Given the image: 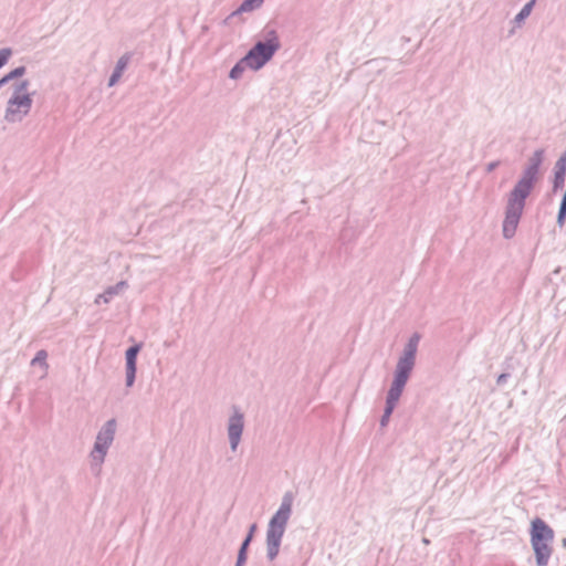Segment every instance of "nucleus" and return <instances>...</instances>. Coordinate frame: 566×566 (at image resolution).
Masks as SVG:
<instances>
[{
	"label": "nucleus",
	"mask_w": 566,
	"mask_h": 566,
	"mask_svg": "<svg viewBox=\"0 0 566 566\" xmlns=\"http://www.w3.org/2000/svg\"><path fill=\"white\" fill-rule=\"evenodd\" d=\"M142 348V345L140 344H135L133 346H130L126 353H125V358H126V387L127 388H130L134 382H135V378H136V360H137V355L139 353Z\"/></svg>",
	"instance_id": "1a4fd4ad"
},
{
	"label": "nucleus",
	"mask_w": 566,
	"mask_h": 566,
	"mask_svg": "<svg viewBox=\"0 0 566 566\" xmlns=\"http://www.w3.org/2000/svg\"><path fill=\"white\" fill-rule=\"evenodd\" d=\"M255 530H256V524H252L249 528L248 535L245 536L244 541L242 542V544L239 548L238 554H242V552H243V555H247L248 547L253 538Z\"/></svg>",
	"instance_id": "aec40b11"
},
{
	"label": "nucleus",
	"mask_w": 566,
	"mask_h": 566,
	"mask_svg": "<svg viewBox=\"0 0 566 566\" xmlns=\"http://www.w3.org/2000/svg\"><path fill=\"white\" fill-rule=\"evenodd\" d=\"M566 178V151L557 159L554 166L553 191L562 189Z\"/></svg>",
	"instance_id": "9d476101"
},
{
	"label": "nucleus",
	"mask_w": 566,
	"mask_h": 566,
	"mask_svg": "<svg viewBox=\"0 0 566 566\" xmlns=\"http://www.w3.org/2000/svg\"><path fill=\"white\" fill-rule=\"evenodd\" d=\"M251 49L261 57V60H263V62H269L276 52L273 45H268L262 41H258Z\"/></svg>",
	"instance_id": "ddd939ff"
},
{
	"label": "nucleus",
	"mask_w": 566,
	"mask_h": 566,
	"mask_svg": "<svg viewBox=\"0 0 566 566\" xmlns=\"http://www.w3.org/2000/svg\"><path fill=\"white\" fill-rule=\"evenodd\" d=\"M293 502V493L291 491L285 492L282 496L277 511L269 521L265 534V546L266 558L270 562L274 560L280 553L282 539L285 534L289 520L292 515Z\"/></svg>",
	"instance_id": "f03ea898"
},
{
	"label": "nucleus",
	"mask_w": 566,
	"mask_h": 566,
	"mask_svg": "<svg viewBox=\"0 0 566 566\" xmlns=\"http://www.w3.org/2000/svg\"><path fill=\"white\" fill-rule=\"evenodd\" d=\"M566 221V201L562 200L557 214V224L563 228Z\"/></svg>",
	"instance_id": "4be33fe9"
},
{
	"label": "nucleus",
	"mask_w": 566,
	"mask_h": 566,
	"mask_svg": "<svg viewBox=\"0 0 566 566\" xmlns=\"http://www.w3.org/2000/svg\"><path fill=\"white\" fill-rule=\"evenodd\" d=\"M263 38L264 39L262 40V42H264L268 45H273L276 51L281 48V42L276 30L266 28L263 32Z\"/></svg>",
	"instance_id": "dca6fc26"
},
{
	"label": "nucleus",
	"mask_w": 566,
	"mask_h": 566,
	"mask_svg": "<svg viewBox=\"0 0 566 566\" xmlns=\"http://www.w3.org/2000/svg\"><path fill=\"white\" fill-rule=\"evenodd\" d=\"M127 287V282L126 281H120L118 283H116L115 285H112V286H108L103 293L98 294L96 297H95V301L94 303L95 304H101V303H109L111 300L118 295L119 293H122L125 289Z\"/></svg>",
	"instance_id": "9b49d317"
},
{
	"label": "nucleus",
	"mask_w": 566,
	"mask_h": 566,
	"mask_svg": "<svg viewBox=\"0 0 566 566\" xmlns=\"http://www.w3.org/2000/svg\"><path fill=\"white\" fill-rule=\"evenodd\" d=\"M553 528L539 517L533 520L531 527V544L535 553L537 566H547L553 553Z\"/></svg>",
	"instance_id": "20e7f679"
},
{
	"label": "nucleus",
	"mask_w": 566,
	"mask_h": 566,
	"mask_svg": "<svg viewBox=\"0 0 566 566\" xmlns=\"http://www.w3.org/2000/svg\"><path fill=\"white\" fill-rule=\"evenodd\" d=\"M25 72H27L25 66H23V65L18 66V67L13 69L12 71H10L8 74H6V77L10 82L12 80L22 77L25 74Z\"/></svg>",
	"instance_id": "412c9836"
},
{
	"label": "nucleus",
	"mask_w": 566,
	"mask_h": 566,
	"mask_svg": "<svg viewBox=\"0 0 566 566\" xmlns=\"http://www.w3.org/2000/svg\"><path fill=\"white\" fill-rule=\"evenodd\" d=\"M29 80H21L13 84V92L7 102L4 120L10 124L20 123L27 117L32 108V94L29 93Z\"/></svg>",
	"instance_id": "7ed1b4c3"
},
{
	"label": "nucleus",
	"mask_w": 566,
	"mask_h": 566,
	"mask_svg": "<svg viewBox=\"0 0 566 566\" xmlns=\"http://www.w3.org/2000/svg\"><path fill=\"white\" fill-rule=\"evenodd\" d=\"M46 358H48V353L46 350L44 349H40L34 358L31 360V365L32 366H35V365H40L43 369V376H45L48 374V369H49V364L46 361Z\"/></svg>",
	"instance_id": "a211bd4d"
},
{
	"label": "nucleus",
	"mask_w": 566,
	"mask_h": 566,
	"mask_svg": "<svg viewBox=\"0 0 566 566\" xmlns=\"http://www.w3.org/2000/svg\"><path fill=\"white\" fill-rule=\"evenodd\" d=\"M420 338L421 336L418 333H413L409 337L396 364L391 382L406 387L416 366V356Z\"/></svg>",
	"instance_id": "423d86ee"
},
{
	"label": "nucleus",
	"mask_w": 566,
	"mask_h": 566,
	"mask_svg": "<svg viewBox=\"0 0 566 566\" xmlns=\"http://www.w3.org/2000/svg\"><path fill=\"white\" fill-rule=\"evenodd\" d=\"M536 0H530L527 3L524 4V7L521 9V11L515 15L514 22L520 25L524 22L526 18L531 14Z\"/></svg>",
	"instance_id": "f3484780"
},
{
	"label": "nucleus",
	"mask_w": 566,
	"mask_h": 566,
	"mask_svg": "<svg viewBox=\"0 0 566 566\" xmlns=\"http://www.w3.org/2000/svg\"><path fill=\"white\" fill-rule=\"evenodd\" d=\"M242 59L248 67L253 71L260 70L268 63L263 62V60H261V57L252 49H250V51Z\"/></svg>",
	"instance_id": "4468645a"
},
{
	"label": "nucleus",
	"mask_w": 566,
	"mask_h": 566,
	"mask_svg": "<svg viewBox=\"0 0 566 566\" xmlns=\"http://www.w3.org/2000/svg\"><path fill=\"white\" fill-rule=\"evenodd\" d=\"M129 61H130V55L128 53L124 54L123 56H120L118 59V61L115 65V69L108 80L109 87L114 86L119 81V78L122 77L123 72L126 70Z\"/></svg>",
	"instance_id": "f8f14e48"
},
{
	"label": "nucleus",
	"mask_w": 566,
	"mask_h": 566,
	"mask_svg": "<svg viewBox=\"0 0 566 566\" xmlns=\"http://www.w3.org/2000/svg\"><path fill=\"white\" fill-rule=\"evenodd\" d=\"M117 429L116 419L107 420L98 430L93 449L90 452L91 469L98 475L111 446L114 442Z\"/></svg>",
	"instance_id": "39448f33"
},
{
	"label": "nucleus",
	"mask_w": 566,
	"mask_h": 566,
	"mask_svg": "<svg viewBox=\"0 0 566 566\" xmlns=\"http://www.w3.org/2000/svg\"><path fill=\"white\" fill-rule=\"evenodd\" d=\"M245 562H247V555H243V553L238 554L237 563L234 566H244Z\"/></svg>",
	"instance_id": "b1692460"
},
{
	"label": "nucleus",
	"mask_w": 566,
	"mask_h": 566,
	"mask_svg": "<svg viewBox=\"0 0 566 566\" xmlns=\"http://www.w3.org/2000/svg\"><path fill=\"white\" fill-rule=\"evenodd\" d=\"M405 390L403 386L391 382L386 395V402L384 413L380 418L379 424L381 428H386L389 423L390 417L397 407L400 397Z\"/></svg>",
	"instance_id": "6e6552de"
},
{
	"label": "nucleus",
	"mask_w": 566,
	"mask_h": 566,
	"mask_svg": "<svg viewBox=\"0 0 566 566\" xmlns=\"http://www.w3.org/2000/svg\"><path fill=\"white\" fill-rule=\"evenodd\" d=\"M244 413L237 406L232 407V412L228 418L227 422V434L229 439L230 450L235 452L241 442L242 434L244 431Z\"/></svg>",
	"instance_id": "0eeeda50"
},
{
	"label": "nucleus",
	"mask_w": 566,
	"mask_h": 566,
	"mask_svg": "<svg viewBox=\"0 0 566 566\" xmlns=\"http://www.w3.org/2000/svg\"><path fill=\"white\" fill-rule=\"evenodd\" d=\"M12 55V50L10 48H3L0 50V69L9 61Z\"/></svg>",
	"instance_id": "5701e85b"
},
{
	"label": "nucleus",
	"mask_w": 566,
	"mask_h": 566,
	"mask_svg": "<svg viewBox=\"0 0 566 566\" xmlns=\"http://www.w3.org/2000/svg\"><path fill=\"white\" fill-rule=\"evenodd\" d=\"M7 83H9V81L7 80L6 75L3 77L0 78V88L2 86H4Z\"/></svg>",
	"instance_id": "bb28decb"
},
{
	"label": "nucleus",
	"mask_w": 566,
	"mask_h": 566,
	"mask_svg": "<svg viewBox=\"0 0 566 566\" xmlns=\"http://www.w3.org/2000/svg\"><path fill=\"white\" fill-rule=\"evenodd\" d=\"M249 69L248 65L241 59L230 70L229 77L231 80H239L242 77L244 71Z\"/></svg>",
	"instance_id": "6ab92c4d"
},
{
	"label": "nucleus",
	"mask_w": 566,
	"mask_h": 566,
	"mask_svg": "<svg viewBox=\"0 0 566 566\" xmlns=\"http://www.w3.org/2000/svg\"><path fill=\"white\" fill-rule=\"evenodd\" d=\"M263 2L264 0H243L239 8L232 13V15L252 12L256 9H260Z\"/></svg>",
	"instance_id": "2eb2a0df"
},
{
	"label": "nucleus",
	"mask_w": 566,
	"mask_h": 566,
	"mask_svg": "<svg viewBox=\"0 0 566 566\" xmlns=\"http://www.w3.org/2000/svg\"><path fill=\"white\" fill-rule=\"evenodd\" d=\"M500 165V161L499 160H495V161H491L486 165V171L488 172H491L493 171L497 166Z\"/></svg>",
	"instance_id": "a878e982"
},
{
	"label": "nucleus",
	"mask_w": 566,
	"mask_h": 566,
	"mask_svg": "<svg viewBox=\"0 0 566 566\" xmlns=\"http://www.w3.org/2000/svg\"><path fill=\"white\" fill-rule=\"evenodd\" d=\"M509 377H510V374H505V373H504V374L499 375V377H497V379H496L497 385H503V384H505V382H506V380L509 379Z\"/></svg>",
	"instance_id": "393cba45"
},
{
	"label": "nucleus",
	"mask_w": 566,
	"mask_h": 566,
	"mask_svg": "<svg viewBox=\"0 0 566 566\" xmlns=\"http://www.w3.org/2000/svg\"><path fill=\"white\" fill-rule=\"evenodd\" d=\"M544 160V150L536 149L528 158L521 177L507 195L502 233L505 239H512L518 227L525 208V201L539 178V169Z\"/></svg>",
	"instance_id": "f257e3e1"
}]
</instances>
